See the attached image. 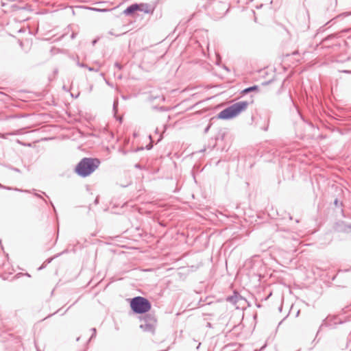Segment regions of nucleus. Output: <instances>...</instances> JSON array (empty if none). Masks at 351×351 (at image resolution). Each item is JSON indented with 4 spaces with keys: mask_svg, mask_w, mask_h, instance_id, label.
I'll return each mask as SVG.
<instances>
[{
    "mask_svg": "<svg viewBox=\"0 0 351 351\" xmlns=\"http://www.w3.org/2000/svg\"><path fill=\"white\" fill-rule=\"evenodd\" d=\"M99 164L98 159L84 158L76 166L75 172L82 177L88 176L99 167Z\"/></svg>",
    "mask_w": 351,
    "mask_h": 351,
    "instance_id": "nucleus-1",
    "label": "nucleus"
},
{
    "mask_svg": "<svg viewBox=\"0 0 351 351\" xmlns=\"http://www.w3.org/2000/svg\"><path fill=\"white\" fill-rule=\"evenodd\" d=\"M249 105L247 101H238L221 111L217 116V119H229L237 116L244 111Z\"/></svg>",
    "mask_w": 351,
    "mask_h": 351,
    "instance_id": "nucleus-2",
    "label": "nucleus"
},
{
    "mask_svg": "<svg viewBox=\"0 0 351 351\" xmlns=\"http://www.w3.org/2000/svg\"><path fill=\"white\" fill-rule=\"evenodd\" d=\"M132 310L136 313H145L151 309L149 300L143 297L138 296L132 298L130 302Z\"/></svg>",
    "mask_w": 351,
    "mask_h": 351,
    "instance_id": "nucleus-3",
    "label": "nucleus"
},
{
    "mask_svg": "<svg viewBox=\"0 0 351 351\" xmlns=\"http://www.w3.org/2000/svg\"><path fill=\"white\" fill-rule=\"evenodd\" d=\"M143 322L141 324L140 327L142 330L146 332H154L155 329L156 320L150 317H147L143 319Z\"/></svg>",
    "mask_w": 351,
    "mask_h": 351,
    "instance_id": "nucleus-4",
    "label": "nucleus"
},
{
    "mask_svg": "<svg viewBox=\"0 0 351 351\" xmlns=\"http://www.w3.org/2000/svg\"><path fill=\"white\" fill-rule=\"evenodd\" d=\"M335 230L339 232L350 233L351 224H346L343 221H339L335 225Z\"/></svg>",
    "mask_w": 351,
    "mask_h": 351,
    "instance_id": "nucleus-5",
    "label": "nucleus"
},
{
    "mask_svg": "<svg viewBox=\"0 0 351 351\" xmlns=\"http://www.w3.org/2000/svg\"><path fill=\"white\" fill-rule=\"evenodd\" d=\"M145 6L144 4H132L124 10V14L129 15L137 10L145 11Z\"/></svg>",
    "mask_w": 351,
    "mask_h": 351,
    "instance_id": "nucleus-6",
    "label": "nucleus"
},
{
    "mask_svg": "<svg viewBox=\"0 0 351 351\" xmlns=\"http://www.w3.org/2000/svg\"><path fill=\"white\" fill-rule=\"evenodd\" d=\"M243 298L237 293L234 292L232 295L228 296L226 300L234 305H236Z\"/></svg>",
    "mask_w": 351,
    "mask_h": 351,
    "instance_id": "nucleus-7",
    "label": "nucleus"
},
{
    "mask_svg": "<svg viewBox=\"0 0 351 351\" xmlns=\"http://www.w3.org/2000/svg\"><path fill=\"white\" fill-rule=\"evenodd\" d=\"M258 89V86H250V87H248L245 89H244L243 90V93H247L250 91H252V90H257Z\"/></svg>",
    "mask_w": 351,
    "mask_h": 351,
    "instance_id": "nucleus-8",
    "label": "nucleus"
},
{
    "mask_svg": "<svg viewBox=\"0 0 351 351\" xmlns=\"http://www.w3.org/2000/svg\"><path fill=\"white\" fill-rule=\"evenodd\" d=\"M210 125H208L204 130V132L206 133L208 132V130L210 129Z\"/></svg>",
    "mask_w": 351,
    "mask_h": 351,
    "instance_id": "nucleus-9",
    "label": "nucleus"
},
{
    "mask_svg": "<svg viewBox=\"0 0 351 351\" xmlns=\"http://www.w3.org/2000/svg\"><path fill=\"white\" fill-rule=\"evenodd\" d=\"M343 72H344V73H351V71H343Z\"/></svg>",
    "mask_w": 351,
    "mask_h": 351,
    "instance_id": "nucleus-10",
    "label": "nucleus"
},
{
    "mask_svg": "<svg viewBox=\"0 0 351 351\" xmlns=\"http://www.w3.org/2000/svg\"><path fill=\"white\" fill-rule=\"evenodd\" d=\"M337 204H338V200H337V199H335V204H336V205H337Z\"/></svg>",
    "mask_w": 351,
    "mask_h": 351,
    "instance_id": "nucleus-11",
    "label": "nucleus"
}]
</instances>
